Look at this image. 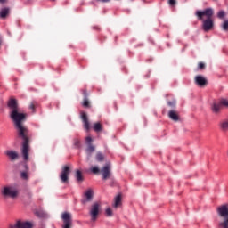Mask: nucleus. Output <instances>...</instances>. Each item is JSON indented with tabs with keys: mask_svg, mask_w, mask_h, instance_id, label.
Masks as SVG:
<instances>
[{
	"mask_svg": "<svg viewBox=\"0 0 228 228\" xmlns=\"http://www.w3.org/2000/svg\"><path fill=\"white\" fill-rule=\"evenodd\" d=\"M10 117L12 120H13L15 124V127L18 131L19 138L23 140L22 148H21V154L23 156V159L28 161L29 159V130L22 122L26 120V114L20 112L19 109L17 110H11Z\"/></svg>",
	"mask_w": 228,
	"mask_h": 228,
	"instance_id": "f257e3e1",
	"label": "nucleus"
},
{
	"mask_svg": "<svg viewBox=\"0 0 228 228\" xmlns=\"http://www.w3.org/2000/svg\"><path fill=\"white\" fill-rule=\"evenodd\" d=\"M213 15H215V11L213 8H207L204 11H197L196 17L199 20H203L202 29L206 32L211 31L215 26L213 21Z\"/></svg>",
	"mask_w": 228,
	"mask_h": 228,
	"instance_id": "f03ea898",
	"label": "nucleus"
},
{
	"mask_svg": "<svg viewBox=\"0 0 228 228\" xmlns=\"http://www.w3.org/2000/svg\"><path fill=\"white\" fill-rule=\"evenodd\" d=\"M216 213L219 217L218 227L228 228V203L217 207Z\"/></svg>",
	"mask_w": 228,
	"mask_h": 228,
	"instance_id": "7ed1b4c3",
	"label": "nucleus"
},
{
	"mask_svg": "<svg viewBox=\"0 0 228 228\" xmlns=\"http://www.w3.org/2000/svg\"><path fill=\"white\" fill-rule=\"evenodd\" d=\"M0 194L3 199H17L19 197V190L13 185H4L0 188Z\"/></svg>",
	"mask_w": 228,
	"mask_h": 228,
	"instance_id": "20e7f679",
	"label": "nucleus"
},
{
	"mask_svg": "<svg viewBox=\"0 0 228 228\" xmlns=\"http://www.w3.org/2000/svg\"><path fill=\"white\" fill-rule=\"evenodd\" d=\"M70 166H63L60 174V179L63 184H69V175H70Z\"/></svg>",
	"mask_w": 228,
	"mask_h": 228,
	"instance_id": "39448f33",
	"label": "nucleus"
},
{
	"mask_svg": "<svg viewBox=\"0 0 228 228\" xmlns=\"http://www.w3.org/2000/svg\"><path fill=\"white\" fill-rule=\"evenodd\" d=\"M100 209H101V204H99L97 202L91 206L89 215L91 216V220L93 222H95V220H97V217L99 216Z\"/></svg>",
	"mask_w": 228,
	"mask_h": 228,
	"instance_id": "423d86ee",
	"label": "nucleus"
},
{
	"mask_svg": "<svg viewBox=\"0 0 228 228\" xmlns=\"http://www.w3.org/2000/svg\"><path fill=\"white\" fill-rule=\"evenodd\" d=\"M61 219L64 224L62 228H72V215L70 213H62Z\"/></svg>",
	"mask_w": 228,
	"mask_h": 228,
	"instance_id": "0eeeda50",
	"label": "nucleus"
},
{
	"mask_svg": "<svg viewBox=\"0 0 228 228\" xmlns=\"http://www.w3.org/2000/svg\"><path fill=\"white\" fill-rule=\"evenodd\" d=\"M101 174L102 175L103 181H107V179H110V177H111V167L110 166V164L105 165L101 169Z\"/></svg>",
	"mask_w": 228,
	"mask_h": 228,
	"instance_id": "6e6552de",
	"label": "nucleus"
},
{
	"mask_svg": "<svg viewBox=\"0 0 228 228\" xmlns=\"http://www.w3.org/2000/svg\"><path fill=\"white\" fill-rule=\"evenodd\" d=\"M194 81L198 86H206L208 85V79L202 75L196 76Z\"/></svg>",
	"mask_w": 228,
	"mask_h": 228,
	"instance_id": "1a4fd4ad",
	"label": "nucleus"
},
{
	"mask_svg": "<svg viewBox=\"0 0 228 228\" xmlns=\"http://www.w3.org/2000/svg\"><path fill=\"white\" fill-rule=\"evenodd\" d=\"M11 228H33V224L29 222L17 221L15 225L11 226Z\"/></svg>",
	"mask_w": 228,
	"mask_h": 228,
	"instance_id": "9d476101",
	"label": "nucleus"
},
{
	"mask_svg": "<svg viewBox=\"0 0 228 228\" xmlns=\"http://www.w3.org/2000/svg\"><path fill=\"white\" fill-rule=\"evenodd\" d=\"M7 106L10 108L11 111H17V110H19V103L15 98H11Z\"/></svg>",
	"mask_w": 228,
	"mask_h": 228,
	"instance_id": "9b49d317",
	"label": "nucleus"
},
{
	"mask_svg": "<svg viewBox=\"0 0 228 228\" xmlns=\"http://www.w3.org/2000/svg\"><path fill=\"white\" fill-rule=\"evenodd\" d=\"M81 119L86 131H90V121L88 120V116L86 115V112H81Z\"/></svg>",
	"mask_w": 228,
	"mask_h": 228,
	"instance_id": "f8f14e48",
	"label": "nucleus"
},
{
	"mask_svg": "<svg viewBox=\"0 0 228 228\" xmlns=\"http://www.w3.org/2000/svg\"><path fill=\"white\" fill-rule=\"evenodd\" d=\"M5 156H7L11 161H15L19 158V153L15 151L8 150L5 151Z\"/></svg>",
	"mask_w": 228,
	"mask_h": 228,
	"instance_id": "ddd939ff",
	"label": "nucleus"
},
{
	"mask_svg": "<svg viewBox=\"0 0 228 228\" xmlns=\"http://www.w3.org/2000/svg\"><path fill=\"white\" fill-rule=\"evenodd\" d=\"M168 117L171 120H174V122L179 121V114H177V111L175 110H170L168 112Z\"/></svg>",
	"mask_w": 228,
	"mask_h": 228,
	"instance_id": "4468645a",
	"label": "nucleus"
},
{
	"mask_svg": "<svg viewBox=\"0 0 228 228\" xmlns=\"http://www.w3.org/2000/svg\"><path fill=\"white\" fill-rule=\"evenodd\" d=\"M85 198L86 202L92 201V200L94 199V191H92V189L87 190L85 192Z\"/></svg>",
	"mask_w": 228,
	"mask_h": 228,
	"instance_id": "2eb2a0df",
	"label": "nucleus"
},
{
	"mask_svg": "<svg viewBox=\"0 0 228 228\" xmlns=\"http://www.w3.org/2000/svg\"><path fill=\"white\" fill-rule=\"evenodd\" d=\"M8 15H10V7L3 8L0 11L1 19H6V17H8Z\"/></svg>",
	"mask_w": 228,
	"mask_h": 228,
	"instance_id": "dca6fc26",
	"label": "nucleus"
},
{
	"mask_svg": "<svg viewBox=\"0 0 228 228\" xmlns=\"http://www.w3.org/2000/svg\"><path fill=\"white\" fill-rule=\"evenodd\" d=\"M122 206V195H118L115 199H114V205L113 208H118Z\"/></svg>",
	"mask_w": 228,
	"mask_h": 228,
	"instance_id": "f3484780",
	"label": "nucleus"
},
{
	"mask_svg": "<svg viewBox=\"0 0 228 228\" xmlns=\"http://www.w3.org/2000/svg\"><path fill=\"white\" fill-rule=\"evenodd\" d=\"M221 109H222L221 103H213L211 106V110L213 113H220Z\"/></svg>",
	"mask_w": 228,
	"mask_h": 228,
	"instance_id": "a211bd4d",
	"label": "nucleus"
},
{
	"mask_svg": "<svg viewBox=\"0 0 228 228\" xmlns=\"http://www.w3.org/2000/svg\"><path fill=\"white\" fill-rule=\"evenodd\" d=\"M219 127L223 131H228V119H224L219 123Z\"/></svg>",
	"mask_w": 228,
	"mask_h": 228,
	"instance_id": "6ab92c4d",
	"label": "nucleus"
},
{
	"mask_svg": "<svg viewBox=\"0 0 228 228\" xmlns=\"http://www.w3.org/2000/svg\"><path fill=\"white\" fill-rule=\"evenodd\" d=\"M75 177L78 183H83V181H85V178H83V173L79 170L76 171Z\"/></svg>",
	"mask_w": 228,
	"mask_h": 228,
	"instance_id": "aec40b11",
	"label": "nucleus"
},
{
	"mask_svg": "<svg viewBox=\"0 0 228 228\" xmlns=\"http://www.w3.org/2000/svg\"><path fill=\"white\" fill-rule=\"evenodd\" d=\"M93 129L95 133H101V131H102V125H101V123H94Z\"/></svg>",
	"mask_w": 228,
	"mask_h": 228,
	"instance_id": "412c9836",
	"label": "nucleus"
},
{
	"mask_svg": "<svg viewBox=\"0 0 228 228\" xmlns=\"http://www.w3.org/2000/svg\"><path fill=\"white\" fill-rule=\"evenodd\" d=\"M20 177L23 179V181H29V174L28 171H22L20 172Z\"/></svg>",
	"mask_w": 228,
	"mask_h": 228,
	"instance_id": "4be33fe9",
	"label": "nucleus"
},
{
	"mask_svg": "<svg viewBox=\"0 0 228 228\" xmlns=\"http://www.w3.org/2000/svg\"><path fill=\"white\" fill-rule=\"evenodd\" d=\"M95 151V146H94V144H88L87 148H86V152L87 154H92V152Z\"/></svg>",
	"mask_w": 228,
	"mask_h": 228,
	"instance_id": "5701e85b",
	"label": "nucleus"
},
{
	"mask_svg": "<svg viewBox=\"0 0 228 228\" xmlns=\"http://www.w3.org/2000/svg\"><path fill=\"white\" fill-rule=\"evenodd\" d=\"M95 159H96V161L101 162L104 159V155L101 152H97L96 156H95Z\"/></svg>",
	"mask_w": 228,
	"mask_h": 228,
	"instance_id": "b1692460",
	"label": "nucleus"
},
{
	"mask_svg": "<svg viewBox=\"0 0 228 228\" xmlns=\"http://www.w3.org/2000/svg\"><path fill=\"white\" fill-rule=\"evenodd\" d=\"M91 172L93 174H100L101 169L99 168V167L94 166V167H91Z\"/></svg>",
	"mask_w": 228,
	"mask_h": 228,
	"instance_id": "393cba45",
	"label": "nucleus"
},
{
	"mask_svg": "<svg viewBox=\"0 0 228 228\" xmlns=\"http://www.w3.org/2000/svg\"><path fill=\"white\" fill-rule=\"evenodd\" d=\"M83 106L84 108H90V101H88V98H84Z\"/></svg>",
	"mask_w": 228,
	"mask_h": 228,
	"instance_id": "a878e982",
	"label": "nucleus"
},
{
	"mask_svg": "<svg viewBox=\"0 0 228 228\" xmlns=\"http://www.w3.org/2000/svg\"><path fill=\"white\" fill-rule=\"evenodd\" d=\"M105 214H106V216H113V210H111V208H108L105 210Z\"/></svg>",
	"mask_w": 228,
	"mask_h": 228,
	"instance_id": "bb28decb",
	"label": "nucleus"
},
{
	"mask_svg": "<svg viewBox=\"0 0 228 228\" xmlns=\"http://www.w3.org/2000/svg\"><path fill=\"white\" fill-rule=\"evenodd\" d=\"M221 106H225V108H228V100L227 99H222L220 101Z\"/></svg>",
	"mask_w": 228,
	"mask_h": 228,
	"instance_id": "cd10ccee",
	"label": "nucleus"
},
{
	"mask_svg": "<svg viewBox=\"0 0 228 228\" xmlns=\"http://www.w3.org/2000/svg\"><path fill=\"white\" fill-rule=\"evenodd\" d=\"M36 216H38L39 218H44V216H45V213H44L43 211H36Z\"/></svg>",
	"mask_w": 228,
	"mask_h": 228,
	"instance_id": "c85d7f7f",
	"label": "nucleus"
},
{
	"mask_svg": "<svg viewBox=\"0 0 228 228\" xmlns=\"http://www.w3.org/2000/svg\"><path fill=\"white\" fill-rule=\"evenodd\" d=\"M218 19H224L225 17V12L224 11H219L217 13Z\"/></svg>",
	"mask_w": 228,
	"mask_h": 228,
	"instance_id": "c756f323",
	"label": "nucleus"
},
{
	"mask_svg": "<svg viewBox=\"0 0 228 228\" xmlns=\"http://www.w3.org/2000/svg\"><path fill=\"white\" fill-rule=\"evenodd\" d=\"M222 28L224 29V31H227L228 30V20H224L223 25H222Z\"/></svg>",
	"mask_w": 228,
	"mask_h": 228,
	"instance_id": "7c9ffc66",
	"label": "nucleus"
},
{
	"mask_svg": "<svg viewBox=\"0 0 228 228\" xmlns=\"http://www.w3.org/2000/svg\"><path fill=\"white\" fill-rule=\"evenodd\" d=\"M35 108H37V102H32L29 105V110H32V111H35Z\"/></svg>",
	"mask_w": 228,
	"mask_h": 228,
	"instance_id": "2f4dec72",
	"label": "nucleus"
},
{
	"mask_svg": "<svg viewBox=\"0 0 228 228\" xmlns=\"http://www.w3.org/2000/svg\"><path fill=\"white\" fill-rule=\"evenodd\" d=\"M74 145L77 149H79V147H81V142H79L77 139H75Z\"/></svg>",
	"mask_w": 228,
	"mask_h": 228,
	"instance_id": "473e14b6",
	"label": "nucleus"
},
{
	"mask_svg": "<svg viewBox=\"0 0 228 228\" xmlns=\"http://www.w3.org/2000/svg\"><path fill=\"white\" fill-rule=\"evenodd\" d=\"M198 67L200 70H204V69H206V64H204L203 62H200Z\"/></svg>",
	"mask_w": 228,
	"mask_h": 228,
	"instance_id": "72a5a7b5",
	"label": "nucleus"
},
{
	"mask_svg": "<svg viewBox=\"0 0 228 228\" xmlns=\"http://www.w3.org/2000/svg\"><path fill=\"white\" fill-rule=\"evenodd\" d=\"M86 142L87 145H92V142H93L92 137L87 136L86 138Z\"/></svg>",
	"mask_w": 228,
	"mask_h": 228,
	"instance_id": "f704fd0d",
	"label": "nucleus"
},
{
	"mask_svg": "<svg viewBox=\"0 0 228 228\" xmlns=\"http://www.w3.org/2000/svg\"><path fill=\"white\" fill-rule=\"evenodd\" d=\"M83 95H84V99H88V93L86 92V90L83 91Z\"/></svg>",
	"mask_w": 228,
	"mask_h": 228,
	"instance_id": "c9c22d12",
	"label": "nucleus"
},
{
	"mask_svg": "<svg viewBox=\"0 0 228 228\" xmlns=\"http://www.w3.org/2000/svg\"><path fill=\"white\" fill-rule=\"evenodd\" d=\"M175 0H169V4L171 5V6H175Z\"/></svg>",
	"mask_w": 228,
	"mask_h": 228,
	"instance_id": "e433bc0d",
	"label": "nucleus"
},
{
	"mask_svg": "<svg viewBox=\"0 0 228 228\" xmlns=\"http://www.w3.org/2000/svg\"><path fill=\"white\" fill-rule=\"evenodd\" d=\"M8 3V0H0V4H6Z\"/></svg>",
	"mask_w": 228,
	"mask_h": 228,
	"instance_id": "4c0bfd02",
	"label": "nucleus"
},
{
	"mask_svg": "<svg viewBox=\"0 0 228 228\" xmlns=\"http://www.w3.org/2000/svg\"><path fill=\"white\" fill-rule=\"evenodd\" d=\"M167 104L168 106H175V102H168Z\"/></svg>",
	"mask_w": 228,
	"mask_h": 228,
	"instance_id": "58836bf2",
	"label": "nucleus"
},
{
	"mask_svg": "<svg viewBox=\"0 0 228 228\" xmlns=\"http://www.w3.org/2000/svg\"><path fill=\"white\" fill-rule=\"evenodd\" d=\"M98 1H102V3H108L110 0H98Z\"/></svg>",
	"mask_w": 228,
	"mask_h": 228,
	"instance_id": "ea45409f",
	"label": "nucleus"
}]
</instances>
